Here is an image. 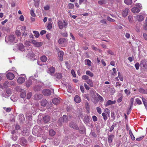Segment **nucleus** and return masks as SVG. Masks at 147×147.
<instances>
[{"mask_svg": "<svg viewBox=\"0 0 147 147\" xmlns=\"http://www.w3.org/2000/svg\"><path fill=\"white\" fill-rule=\"evenodd\" d=\"M110 110L108 108H106L105 109L104 112L102 114L104 120L106 121L107 119V117H110Z\"/></svg>", "mask_w": 147, "mask_h": 147, "instance_id": "f257e3e1", "label": "nucleus"}, {"mask_svg": "<svg viewBox=\"0 0 147 147\" xmlns=\"http://www.w3.org/2000/svg\"><path fill=\"white\" fill-rule=\"evenodd\" d=\"M36 79L34 78L33 77H30L28 80L26 82V86L27 87H29L31 85L32 82L36 83Z\"/></svg>", "mask_w": 147, "mask_h": 147, "instance_id": "f03ea898", "label": "nucleus"}, {"mask_svg": "<svg viewBox=\"0 0 147 147\" xmlns=\"http://www.w3.org/2000/svg\"><path fill=\"white\" fill-rule=\"evenodd\" d=\"M15 37L13 35H11L9 36H6L5 37V40L7 42H13L15 41Z\"/></svg>", "mask_w": 147, "mask_h": 147, "instance_id": "7ed1b4c3", "label": "nucleus"}, {"mask_svg": "<svg viewBox=\"0 0 147 147\" xmlns=\"http://www.w3.org/2000/svg\"><path fill=\"white\" fill-rule=\"evenodd\" d=\"M67 117L66 115H64L62 117L59 118L58 121V123L60 125H61L63 123L67 122Z\"/></svg>", "mask_w": 147, "mask_h": 147, "instance_id": "20e7f679", "label": "nucleus"}, {"mask_svg": "<svg viewBox=\"0 0 147 147\" xmlns=\"http://www.w3.org/2000/svg\"><path fill=\"white\" fill-rule=\"evenodd\" d=\"M58 24L59 29H62L63 28L64 26L65 27L67 26V23L64 20L63 22L59 21L58 22Z\"/></svg>", "mask_w": 147, "mask_h": 147, "instance_id": "39448f33", "label": "nucleus"}, {"mask_svg": "<svg viewBox=\"0 0 147 147\" xmlns=\"http://www.w3.org/2000/svg\"><path fill=\"white\" fill-rule=\"evenodd\" d=\"M26 76L24 75L19 77L17 80V82L19 84H22L24 83L25 80Z\"/></svg>", "mask_w": 147, "mask_h": 147, "instance_id": "423d86ee", "label": "nucleus"}, {"mask_svg": "<svg viewBox=\"0 0 147 147\" xmlns=\"http://www.w3.org/2000/svg\"><path fill=\"white\" fill-rule=\"evenodd\" d=\"M140 66L142 67L147 69V60L146 59H142L140 62Z\"/></svg>", "mask_w": 147, "mask_h": 147, "instance_id": "0eeeda50", "label": "nucleus"}, {"mask_svg": "<svg viewBox=\"0 0 147 147\" xmlns=\"http://www.w3.org/2000/svg\"><path fill=\"white\" fill-rule=\"evenodd\" d=\"M19 144L22 146H24L26 144L27 142L24 138L22 137L20 138L18 141Z\"/></svg>", "mask_w": 147, "mask_h": 147, "instance_id": "6e6552de", "label": "nucleus"}, {"mask_svg": "<svg viewBox=\"0 0 147 147\" xmlns=\"http://www.w3.org/2000/svg\"><path fill=\"white\" fill-rule=\"evenodd\" d=\"M39 131V126L38 125H35L32 129V132L34 135H36Z\"/></svg>", "mask_w": 147, "mask_h": 147, "instance_id": "1a4fd4ad", "label": "nucleus"}, {"mask_svg": "<svg viewBox=\"0 0 147 147\" xmlns=\"http://www.w3.org/2000/svg\"><path fill=\"white\" fill-rule=\"evenodd\" d=\"M43 94L45 96H49L51 95V92L49 89H44L42 91Z\"/></svg>", "mask_w": 147, "mask_h": 147, "instance_id": "9d476101", "label": "nucleus"}, {"mask_svg": "<svg viewBox=\"0 0 147 147\" xmlns=\"http://www.w3.org/2000/svg\"><path fill=\"white\" fill-rule=\"evenodd\" d=\"M9 82L7 81H5L3 83V85L0 84V87L2 89L7 88L9 85Z\"/></svg>", "mask_w": 147, "mask_h": 147, "instance_id": "9b49d317", "label": "nucleus"}, {"mask_svg": "<svg viewBox=\"0 0 147 147\" xmlns=\"http://www.w3.org/2000/svg\"><path fill=\"white\" fill-rule=\"evenodd\" d=\"M116 102L115 100L112 101L111 100H109L105 104V106L107 107L109 105L115 104Z\"/></svg>", "mask_w": 147, "mask_h": 147, "instance_id": "f8f14e48", "label": "nucleus"}, {"mask_svg": "<svg viewBox=\"0 0 147 147\" xmlns=\"http://www.w3.org/2000/svg\"><path fill=\"white\" fill-rule=\"evenodd\" d=\"M144 18L142 15L139 14L136 17V19L139 22L142 21L144 19Z\"/></svg>", "mask_w": 147, "mask_h": 147, "instance_id": "ddd939ff", "label": "nucleus"}, {"mask_svg": "<svg viewBox=\"0 0 147 147\" xmlns=\"http://www.w3.org/2000/svg\"><path fill=\"white\" fill-rule=\"evenodd\" d=\"M6 76L7 78L10 80H12L14 78V75L11 73H9L7 74Z\"/></svg>", "mask_w": 147, "mask_h": 147, "instance_id": "4468645a", "label": "nucleus"}, {"mask_svg": "<svg viewBox=\"0 0 147 147\" xmlns=\"http://www.w3.org/2000/svg\"><path fill=\"white\" fill-rule=\"evenodd\" d=\"M59 60L61 61H62L63 60V57L64 55V53L62 51H60L58 54Z\"/></svg>", "mask_w": 147, "mask_h": 147, "instance_id": "2eb2a0df", "label": "nucleus"}, {"mask_svg": "<svg viewBox=\"0 0 147 147\" xmlns=\"http://www.w3.org/2000/svg\"><path fill=\"white\" fill-rule=\"evenodd\" d=\"M70 126L73 129H78L79 127L78 126L73 122H71L69 124Z\"/></svg>", "mask_w": 147, "mask_h": 147, "instance_id": "dca6fc26", "label": "nucleus"}, {"mask_svg": "<svg viewBox=\"0 0 147 147\" xmlns=\"http://www.w3.org/2000/svg\"><path fill=\"white\" fill-rule=\"evenodd\" d=\"M55 71V68L52 67L48 69V73L50 74H54Z\"/></svg>", "mask_w": 147, "mask_h": 147, "instance_id": "f3484780", "label": "nucleus"}, {"mask_svg": "<svg viewBox=\"0 0 147 147\" xmlns=\"http://www.w3.org/2000/svg\"><path fill=\"white\" fill-rule=\"evenodd\" d=\"M129 9L127 8L125 9L123 11L122 13L123 16L124 17H126L128 13Z\"/></svg>", "mask_w": 147, "mask_h": 147, "instance_id": "a211bd4d", "label": "nucleus"}, {"mask_svg": "<svg viewBox=\"0 0 147 147\" xmlns=\"http://www.w3.org/2000/svg\"><path fill=\"white\" fill-rule=\"evenodd\" d=\"M43 97V95L40 94H36L34 96V98L36 100H40Z\"/></svg>", "mask_w": 147, "mask_h": 147, "instance_id": "6ab92c4d", "label": "nucleus"}, {"mask_svg": "<svg viewBox=\"0 0 147 147\" xmlns=\"http://www.w3.org/2000/svg\"><path fill=\"white\" fill-rule=\"evenodd\" d=\"M114 137V136L113 134H111L108 137V142L109 143H111L112 142L113 139Z\"/></svg>", "mask_w": 147, "mask_h": 147, "instance_id": "aec40b11", "label": "nucleus"}, {"mask_svg": "<svg viewBox=\"0 0 147 147\" xmlns=\"http://www.w3.org/2000/svg\"><path fill=\"white\" fill-rule=\"evenodd\" d=\"M52 102L54 104L57 105L59 103V99H58L57 98H54L52 100Z\"/></svg>", "mask_w": 147, "mask_h": 147, "instance_id": "412c9836", "label": "nucleus"}, {"mask_svg": "<svg viewBox=\"0 0 147 147\" xmlns=\"http://www.w3.org/2000/svg\"><path fill=\"white\" fill-rule=\"evenodd\" d=\"M74 100L75 102L77 103L80 102L81 101V99L78 96L76 95L74 98Z\"/></svg>", "mask_w": 147, "mask_h": 147, "instance_id": "4be33fe9", "label": "nucleus"}, {"mask_svg": "<svg viewBox=\"0 0 147 147\" xmlns=\"http://www.w3.org/2000/svg\"><path fill=\"white\" fill-rule=\"evenodd\" d=\"M50 119V117L49 116L47 115L43 117V120L45 122L47 123L49 122Z\"/></svg>", "mask_w": 147, "mask_h": 147, "instance_id": "5701e85b", "label": "nucleus"}, {"mask_svg": "<svg viewBox=\"0 0 147 147\" xmlns=\"http://www.w3.org/2000/svg\"><path fill=\"white\" fill-rule=\"evenodd\" d=\"M131 11L134 13H136L139 12L140 10L138 7H134L131 9Z\"/></svg>", "mask_w": 147, "mask_h": 147, "instance_id": "b1692460", "label": "nucleus"}, {"mask_svg": "<svg viewBox=\"0 0 147 147\" xmlns=\"http://www.w3.org/2000/svg\"><path fill=\"white\" fill-rule=\"evenodd\" d=\"M90 119L89 117L88 116H85L84 119L83 121L84 122L86 123L87 124L90 122Z\"/></svg>", "mask_w": 147, "mask_h": 147, "instance_id": "393cba45", "label": "nucleus"}, {"mask_svg": "<svg viewBox=\"0 0 147 147\" xmlns=\"http://www.w3.org/2000/svg\"><path fill=\"white\" fill-rule=\"evenodd\" d=\"M85 64L88 66L92 65V62L90 60L88 59H85L84 61Z\"/></svg>", "mask_w": 147, "mask_h": 147, "instance_id": "a878e982", "label": "nucleus"}, {"mask_svg": "<svg viewBox=\"0 0 147 147\" xmlns=\"http://www.w3.org/2000/svg\"><path fill=\"white\" fill-rule=\"evenodd\" d=\"M86 82L91 87L93 86V84L91 80L89 79L86 81Z\"/></svg>", "mask_w": 147, "mask_h": 147, "instance_id": "bb28decb", "label": "nucleus"}, {"mask_svg": "<svg viewBox=\"0 0 147 147\" xmlns=\"http://www.w3.org/2000/svg\"><path fill=\"white\" fill-rule=\"evenodd\" d=\"M47 103V101L46 100H42L41 102V105L42 107L46 106Z\"/></svg>", "mask_w": 147, "mask_h": 147, "instance_id": "cd10ccee", "label": "nucleus"}, {"mask_svg": "<svg viewBox=\"0 0 147 147\" xmlns=\"http://www.w3.org/2000/svg\"><path fill=\"white\" fill-rule=\"evenodd\" d=\"M30 133L29 130L27 129L26 130H24L22 132V134L24 136H28Z\"/></svg>", "mask_w": 147, "mask_h": 147, "instance_id": "c85d7f7f", "label": "nucleus"}, {"mask_svg": "<svg viewBox=\"0 0 147 147\" xmlns=\"http://www.w3.org/2000/svg\"><path fill=\"white\" fill-rule=\"evenodd\" d=\"M41 88V85H37L35 86L34 87V90L38 91L40 90Z\"/></svg>", "mask_w": 147, "mask_h": 147, "instance_id": "c756f323", "label": "nucleus"}, {"mask_svg": "<svg viewBox=\"0 0 147 147\" xmlns=\"http://www.w3.org/2000/svg\"><path fill=\"white\" fill-rule=\"evenodd\" d=\"M33 43L37 47H39L41 46L42 45V43L41 42H37L35 41H33Z\"/></svg>", "mask_w": 147, "mask_h": 147, "instance_id": "7c9ffc66", "label": "nucleus"}, {"mask_svg": "<svg viewBox=\"0 0 147 147\" xmlns=\"http://www.w3.org/2000/svg\"><path fill=\"white\" fill-rule=\"evenodd\" d=\"M40 59L43 62H46L47 60V58L45 55H43L40 57Z\"/></svg>", "mask_w": 147, "mask_h": 147, "instance_id": "2f4dec72", "label": "nucleus"}, {"mask_svg": "<svg viewBox=\"0 0 147 147\" xmlns=\"http://www.w3.org/2000/svg\"><path fill=\"white\" fill-rule=\"evenodd\" d=\"M66 41V39L64 38H60L58 40V42L59 44H61L63 43Z\"/></svg>", "mask_w": 147, "mask_h": 147, "instance_id": "473e14b6", "label": "nucleus"}, {"mask_svg": "<svg viewBox=\"0 0 147 147\" xmlns=\"http://www.w3.org/2000/svg\"><path fill=\"white\" fill-rule=\"evenodd\" d=\"M129 134L131 137V139L133 140H134L135 139V137H134V135L132 132V131H131V130H129Z\"/></svg>", "mask_w": 147, "mask_h": 147, "instance_id": "72a5a7b5", "label": "nucleus"}, {"mask_svg": "<svg viewBox=\"0 0 147 147\" xmlns=\"http://www.w3.org/2000/svg\"><path fill=\"white\" fill-rule=\"evenodd\" d=\"M86 74L91 77H92L94 76L93 74L90 71H86Z\"/></svg>", "mask_w": 147, "mask_h": 147, "instance_id": "f704fd0d", "label": "nucleus"}, {"mask_svg": "<svg viewBox=\"0 0 147 147\" xmlns=\"http://www.w3.org/2000/svg\"><path fill=\"white\" fill-rule=\"evenodd\" d=\"M19 48V50L22 51H23L24 50V46L22 44H20Z\"/></svg>", "mask_w": 147, "mask_h": 147, "instance_id": "c9c22d12", "label": "nucleus"}, {"mask_svg": "<svg viewBox=\"0 0 147 147\" xmlns=\"http://www.w3.org/2000/svg\"><path fill=\"white\" fill-rule=\"evenodd\" d=\"M49 135L51 136H53L55 134V132L53 129H51L49 131Z\"/></svg>", "mask_w": 147, "mask_h": 147, "instance_id": "e433bc0d", "label": "nucleus"}, {"mask_svg": "<svg viewBox=\"0 0 147 147\" xmlns=\"http://www.w3.org/2000/svg\"><path fill=\"white\" fill-rule=\"evenodd\" d=\"M56 78L58 79H60L62 78V75L61 73H58L55 75Z\"/></svg>", "mask_w": 147, "mask_h": 147, "instance_id": "4c0bfd02", "label": "nucleus"}, {"mask_svg": "<svg viewBox=\"0 0 147 147\" xmlns=\"http://www.w3.org/2000/svg\"><path fill=\"white\" fill-rule=\"evenodd\" d=\"M26 95V92L25 91L22 92L20 94L21 97L23 98H25Z\"/></svg>", "mask_w": 147, "mask_h": 147, "instance_id": "58836bf2", "label": "nucleus"}, {"mask_svg": "<svg viewBox=\"0 0 147 147\" xmlns=\"http://www.w3.org/2000/svg\"><path fill=\"white\" fill-rule=\"evenodd\" d=\"M124 2L126 4H131L132 3V0H125Z\"/></svg>", "mask_w": 147, "mask_h": 147, "instance_id": "ea45409f", "label": "nucleus"}, {"mask_svg": "<svg viewBox=\"0 0 147 147\" xmlns=\"http://www.w3.org/2000/svg\"><path fill=\"white\" fill-rule=\"evenodd\" d=\"M33 33L35 34L34 36L36 38H38L39 36V33L37 31H34L33 32Z\"/></svg>", "mask_w": 147, "mask_h": 147, "instance_id": "a19ab883", "label": "nucleus"}, {"mask_svg": "<svg viewBox=\"0 0 147 147\" xmlns=\"http://www.w3.org/2000/svg\"><path fill=\"white\" fill-rule=\"evenodd\" d=\"M82 79L85 80L86 81L89 79V77L87 75H84L82 76Z\"/></svg>", "mask_w": 147, "mask_h": 147, "instance_id": "79ce46f5", "label": "nucleus"}, {"mask_svg": "<svg viewBox=\"0 0 147 147\" xmlns=\"http://www.w3.org/2000/svg\"><path fill=\"white\" fill-rule=\"evenodd\" d=\"M52 24L51 22H49L48 23L47 28L49 30H51L52 28Z\"/></svg>", "mask_w": 147, "mask_h": 147, "instance_id": "37998d69", "label": "nucleus"}, {"mask_svg": "<svg viewBox=\"0 0 147 147\" xmlns=\"http://www.w3.org/2000/svg\"><path fill=\"white\" fill-rule=\"evenodd\" d=\"M125 93L127 96L129 95L130 93V91L129 90L126 89L124 90Z\"/></svg>", "mask_w": 147, "mask_h": 147, "instance_id": "c03bdc74", "label": "nucleus"}, {"mask_svg": "<svg viewBox=\"0 0 147 147\" xmlns=\"http://www.w3.org/2000/svg\"><path fill=\"white\" fill-rule=\"evenodd\" d=\"M68 7L70 9H73L74 6V4L70 3L68 4Z\"/></svg>", "mask_w": 147, "mask_h": 147, "instance_id": "a18cd8bd", "label": "nucleus"}, {"mask_svg": "<svg viewBox=\"0 0 147 147\" xmlns=\"http://www.w3.org/2000/svg\"><path fill=\"white\" fill-rule=\"evenodd\" d=\"M96 109L98 113L99 114H101L102 113V110L99 107H97L96 108Z\"/></svg>", "mask_w": 147, "mask_h": 147, "instance_id": "49530a36", "label": "nucleus"}, {"mask_svg": "<svg viewBox=\"0 0 147 147\" xmlns=\"http://www.w3.org/2000/svg\"><path fill=\"white\" fill-rule=\"evenodd\" d=\"M135 67L137 70L140 67L139 63L138 62L136 63L135 64Z\"/></svg>", "mask_w": 147, "mask_h": 147, "instance_id": "de8ad7c7", "label": "nucleus"}, {"mask_svg": "<svg viewBox=\"0 0 147 147\" xmlns=\"http://www.w3.org/2000/svg\"><path fill=\"white\" fill-rule=\"evenodd\" d=\"M143 102L145 107V108L147 110V101L146 100H143Z\"/></svg>", "mask_w": 147, "mask_h": 147, "instance_id": "09e8293b", "label": "nucleus"}, {"mask_svg": "<svg viewBox=\"0 0 147 147\" xmlns=\"http://www.w3.org/2000/svg\"><path fill=\"white\" fill-rule=\"evenodd\" d=\"M98 3L100 5H102L105 4V0H103L102 1H99L98 2Z\"/></svg>", "mask_w": 147, "mask_h": 147, "instance_id": "8fccbe9b", "label": "nucleus"}, {"mask_svg": "<svg viewBox=\"0 0 147 147\" xmlns=\"http://www.w3.org/2000/svg\"><path fill=\"white\" fill-rule=\"evenodd\" d=\"M136 100L137 103L138 105H140L142 104L141 101L138 98H137L136 99Z\"/></svg>", "mask_w": 147, "mask_h": 147, "instance_id": "3c124183", "label": "nucleus"}, {"mask_svg": "<svg viewBox=\"0 0 147 147\" xmlns=\"http://www.w3.org/2000/svg\"><path fill=\"white\" fill-rule=\"evenodd\" d=\"M118 77L119 78V79L121 81H122L123 80V78L122 76L121 75L120 73L119 72L118 73Z\"/></svg>", "mask_w": 147, "mask_h": 147, "instance_id": "603ef678", "label": "nucleus"}, {"mask_svg": "<svg viewBox=\"0 0 147 147\" xmlns=\"http://www.w3.org/2000/svg\"><path fill=\"white\" fill-rule=\"evenodd\" d=\"M145 30H147V17L146 18L145 20V23L144 26Z\"/></svg>", "mask_w": 147, "mask_h": 147, "instance_id": "864d4df0", "label": "nucleus"}, {"mask_svg": "<svg viewBox=\"0 0 147 147\" xmlns=\"http://www.w3.org/2000/svg\"><path fill=\"white\" fill-rule=\"evenodd\" d=\"M32 96V93L31 92L28 93L27 95V98L29 99Z\"/></svg>", "mask_w": 147, "mask_h": 147, "instance_id": "5fc2aeb1", "label": "nucleus"}, {"mask_svg": "<svg viewBox=\"0 0 147 147\" xmlns=\"http://www.w3.org/2000/svg\"><path fill=\"white\" fill-rule=\"evenodd\" d=\"M15 33L18 36H20L21 34V32L18 30H17L16 31Z\"/></svg>", "mask_w": 147, "mask_h": 147, "instance_id": "6e6d98bb", "label": "nucleus"}, {"mask_svg": "<svg viewBox=\"0 0 147 147\" xmlns=\"http://www.w3.org/2000/svg\"><path fill=\"white\" fill-rule=\"evenodd\" d=\"M30 14L33 17H35V15L34 12V11L33 10H31L30 11Z\"/></svg>", "mask_w": 147, "mask_h": 147, "instance_id": "4d7b16f0", "label": "nucleus"}, {"mask_svg": "<svg viewBox=\"0 0 147 147\" xmlns=\"http://www.w3.org/2000/svg\"><path fill=\"white\" fill-rule=\"evenodd\" d=\"M6 92L8 95L9 96L11 93V90L10 89H8L6 90Z\"/></svg>", "mask_w": 147, "mask_h": 147, "instance_id": "13d9d810", "label": "nucleus"}, {"mask_svg": "<svg viewBox=\"0 0 147 147\" xmlns=\"http://www.w3.org/2000/svg\"><path fill=\"white\" fill-rule=\"evenodd\" d=\"M132 107L130 106V107L128 109L127 112V115H129L130 114L131 110Z\"/></svg>", "mask_w": 147, "mask_h": 147, "instance_id": "bf43d9fd", "label": "nucleus"}, {"mask_svg": "<svg viewBox=\"0 0 147 147\" xmlns=\"http://www.w3.org/2000/svg\"><path fill=\"white\" fill-rule=\"evenodd\" d=\"M107 20L109 21H110V22H115V20L114 19H112V18H110V17H108L107 18Z\"/></svg>", "mask_w": 147, "mask_h": 147, "instance_id": "052dcab7", "label": "nucleus"}, {"mask_svg": "<svg viewBox=\"0 0 147 147\" xmlns=\"http://www.w3.org/2000/svg\"><path fill=\"white\" fill-rule=\"evenodd\" d=\"M128 19L130 22H132L133 21V18L131 16H129L128 17Z\"/></svg>", "mask_w": 147, "mask_h": 147, "instance_id": "680f3d73", "label": "nucleus"}, {"mask_svg": "<svg viewBox=\"0 0 147 147\" xmlns=\"http://www.w3.org/2000/svg\"><path fill=\"white\" fill-rule=\"evenodd\" d=\"M71 74L74 77H76V75L75 74L74 71V70L72 69L71 70Z\"/></svg>", "mask_w": 147, "mask_h": 147, "instance_id": "e2e57ef3", "label": "nucleus"}, {"mask_svg": "<svg viewBox=\"0 0 147 147\" xmlns=\"http://www.w3.org/2000/svg\"><path fill=\"white\" fill-rule=\"evenodd\" d=\"M51 36V34L50 33H48L46 35V37L49 40Z\"/></svg>", "mask_w": 147, "mask_h": 147, "instance_id": "0e129e2a", "label": "nucleus"}, {"mask_svg": "<svg viewBox=\"0 0 147 147\" xmlns=\"http://www.w3.org/2000/svg\"><path fill=\"white\" fill-rule=\"evenodd\" d=\"M92 119H93L94 121L95 122V121H97V117L96 116H95V115L93 116L92 117Z\"/></svg>", "mask_w": 147, "mask_h": 147, "instance_id": "69168bd1", "label": "nucleus"}, {"mask_svg": "<svg viewBox=\"0 0 147 147\" xmlns=\"http://www.w3.org/2000/svg\"><path fill=\"white\" fill-rule=\"evenodd\" d=\"M100 23L103 24H107L106 20L105 19H103L101 20L100 21Z\"/></svg>", "mask_w": 147, "mask_h": 147, "instance_id": "338daca9", "label": "nucleus"}, {"mask_svg": "<svg viewBox=\"0 0 147 147\" xmlns=\"http://www.w3.org/2000/svg\"><path fill=\"white\" fill-rule=\"evenodd\" d=\"M62 35L63 36L65 37H67V32H65L64 33H62Z\"/></svg>", "mask_w": 147, "mask_h": 147, "instance_id": "774afa93", "label": "nucleus"}]
</instances>
